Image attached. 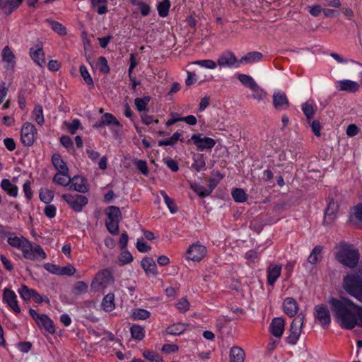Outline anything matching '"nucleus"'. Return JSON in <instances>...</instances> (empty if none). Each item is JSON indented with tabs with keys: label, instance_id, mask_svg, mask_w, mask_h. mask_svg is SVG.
I'll return each instance as SVG.
<instances>
[{
	"label": "nucleus",
	"instance_id": "f257e3e1",
	"mask_svg": "<svg viewBox=\"0 0 362 362\" xmlns=\"http://www.w3.org/2000/svg\"><path fill=\"white\" fill-rule=\"evenodd\" d=\"M330 302L340 325L345 329L354 328L358 322L357 313L359 307L345 298H332Z\"/></svg>",
	"mask_w": 362,
	"mask_h": 362
},
{
	"label": "nucleus",
	"instance_id": "f03ea898",
	"mask_svg": "<svg viewBox=\"0 0 362 362\" xmlns=\"http://www.w3.org/2000/svg\"><path fill=\"white\" fill-rule=\"evenodd\" d=\"M334 257L341 264L354 269L358 264L360 254L353 245L341 242L336 245Z\"/></svg>",
	"mask_w": 362,
	"mask_h": 362
},
{
	"label": "nucleus",
	"instance_id": "7ed1b4c3",
	"mask_svg": "<svg viewBox=\"0 0 362 362\" xmlns=\"http://www.w3.org/2000/svg\"><path fill=\"white\" fill-rule=\"evenodd\" d=\"M344 288L352 296L362 302V280L358 275L349 274L343 279Z\"/></svg>",
	"mask_w": 362,
	"mask_h": 362
},
{
	"label": "nucleus",
	"instance_id": "20e7f679",
	"mask_svg": "<svg viewBox=\"0 0 362 362\" xmlns=\"http://www.w3.org/2000/svg\"><path fill=\"white\" fill-rule=\"evenodd\" d=\"M107 219L105 225L108 231L113 235L119 233V223L122 218V213L117 206H111L107 207L105 211Z\"/></svg>",
	"mask_w": 362,
	"mask_h": 362
},
{
	"label": "nucleus",
	"instance_id": "39448f33",
	"mask_svg": "<svg viewBox=\"0 0 362 362\" xmlns=\"http://www.w3.org/2000/svg\"><path fill=\"white\" fill-rule=\"evenodd\" d=\"M114 282L112 272L107 269L98 272L91 283V288L95 291H103L108 285Z\"/></svg>",
	"mask_w": 362,
	"mask_h": 362
},
{
	"label": "nucleus",
	"instance_id": "423d86ee",
	"mask_svg": "<svg viewBox=\"0 0 362 362\" xmlns=\"http://www.w3.org/2000/svg\"><path fill=\"white\" fill-rule=\"evenodd\" d=\"M304 315H298L292 322L290 328V334L287 337L288 343L295 344L299 339L301 329L303 325Z\"/></svg>",
	"mask_w": 362,
	"mask_h": 362
},
{
	"label": "nucleus",
	"instance_id": "0eeeda50",
	"mask_svg": "<svg viewBox=\"0 0 362 362\" xmlns=\"http://www.w3.org/2000/svg\"><path fill=\"white\" fill-rule=\"evenodd\" d=\"M62 197L76 211H81L88 202L86 197L81 194H63Z\"/></svg>",
	"mask_w": 362,
	"mask_h": 362
},
{
	"label": "nucleus",
	"instance_id": "6e6552de",
	"mask_svg": "<svg viewBox=\"0 0 362 362\" xmlns=\"http://www.w3.org/2000/svg\"><path fill=\"white\" fill-rule=\"evenodd\" d=\"M35 134V127L30 122H25L22 127L21 134L23 144L25 146H31L34 143Z\"/></svg>",
	"mask_w": 362,
	"mask_h": 362
},
{
	"label": "nucleus",
	"instance_id": "1a4fd4ad",
	"mask_svg": "<svg viewBox=\"0 0 362 362\" xmlns=\"http://www.w3.org/2000/svg\"><path fill=\"white\" fill-rule=\"evenodd\" d=\"M206 253V247L197 244L192 245L187 251V258L193 261H200Z\"/></svg>",
	"mask_w": 362,
	"mask_h": 362
},
{
	"label": "nucleus",
	"instance_id": "9d476101",
	"mask_svg": "<svg viewBox=\"0 0 362 362\" xmlns=\"http://www.w3.org/2000/svg\"><path fill=\"white\" fill-rule=\"evenodd\" d=\"M16 293L9 288H5L3 292V300L16 313H20L21 308L18 306Z\"/></svg>",
	"mask_w": 362,
	"mask_h": 362
},
{
	"label": "nucleus",
	"instance_id": "9b49d317",
	"mask_svg": "<svg viewBox=\"0 0 362 362\" xmlns=\"http://www.w3.org/2000/svg\"><path fill=\"white\" fill-rule=\"evenodd\" d=\"M315 317L322 326H327L330 323L329 311L327 306L319 305L315 307Z\"/></svg>",
	"mask_w": 362,
	"mask_h": 362
},
{
	"label": "nucleus",
	"instance_id": "f8f14e48",
	"mask_svg": "<svg viewBox=\"0 0 362 362\" xmlns=\"http://www.w3.org/2000/svg\"><path fill=\"white\" fill-rule=\"evenodd\" d=\"M285 320L282 317L274 318L270 324V332L277 338H280L284 331Z\"/></svg>",
	"mask_w": 362,
	"mask_h": 362
},
{
	"label": "nucleus",
	"instance_id": "ddd939ff",
	"mask_svg": "<svg viewBox=\"0 0 362 362\" xmlns=\"http://www.w3.org/2000/svg\"><path fill=\"white\" fill-rule=\"evenodd\" d=\"M192 140L200 150L212 148L216 144L215 140L211 138H201L199 136L195 134L192 136Z\"/></svg>",
	"mask_w": 362,
	"mask_h": 362
},
{
	"label": "nucleus",
	"instance_id": "4468645a",
	"mask_svg": "<svg viewBox=\"0 0 362 362\" xmlns=\"http://www.w3.org/2000/svg\"><path fill=\"white\" fill-rule=\"evenodd\" d=\"M337 205L334 202H330L328 204L327 210L325 211V214L324 216L323 223L325 226L332 225L337 217Z\"/></svg>",
	"mask_w": 362,
	"mask_h": 362
},
{
	"label": "nucleus",
	"instance_id": "2eb2a0df",
	"mask_svg": "<svg viewBox=\"0 0 362 362\" xmlns=\"http://www.w3.org/2000/svg\"><path fill=\"white\" fill-rule=\"evenodd\" d=\"M23 0H0V9H2L6 16L10 15L22 3Z\"/></svg>",
	"mask_w": 362,
	"mask_h": 362
},
{
	"label": "nucleus",
	"instance_id": "dca6fc26",
	"mask_svg": "<svg viewBox=\"0 0 362 362\" xmlns=\"http://www.w3.org/2000/svg\"><path fill=\"white\" fill-rule=\"evenodd\" d=\"M71 185L70 186V189H74L75 191L84 193L88 191V186L86 185V180L80 176H74L71 178Z\"/></svg>",
	"mask_w": 362,
	"mask_h": 362
},
{
	"label": "nucleus",
	"instance_id": "f3484780",
	"mask_svg": "<svg viewBox=\"0 0 362 362\" xmlns=\"http://www.w3.org/2000/svg\"><path fill=\"white\" fill-rule=\"evenodd\" d=\"M36 322L40 327L44 328L49 333H55V327L53 324V322L50 318L48 317L47 315L41 314L40 317L37 318Z\"/></svg>",
	"mask_w": 362,
	"mask_h": 362
},
{
	"label": "nucleus",
	"instance_id": "a211bd4d",
	"mask_svg": "<svg viewBox=\"0 0 362 362\" xmlns=\"http://www.w3.org/2000/svg\"><path fill=\"white\" fill-rule=\"evenodd\" d=\"M273 104L277 110L287 108L289 106L286 94L282 93H275L273 95Z\"/></svg>",
	"mask_w": 362,
	"mask_h": 362
},
{
	"label": "nucleus",
	"instance_id": "6ab92c4d",
	"mask_svg": "<svg viewBox=\"0 0 362 362\" xmlns=\"http://www.w3.org/2000/svg\"><path fill=\"white\" fill-rule=\"evenodd\" d=\"M284 310L288 316L293 317L298 310L296 300L292 298H286L284 301Z\"/></svg>",
	"mask_w": 362,
	"mask_h": 362
},
{
	"label": "nucleus",
	"instance_id": "aec40b11",
	"mask_svg": "<svg viewBox=\"0 0 362 362\" xmlns=\"http://www.w3.org/2000/svg\"><path fill=\"white\" fill-rule=\"evenodd\" d=\"M281 271V266L275 264H271L268 268V284L273 285L276 280L279 277Z\"/></svg>",
	"mask_w": 362,
	"mask_h": 362
},
{
	"label": "nucleus",
	"instance_id": "412c9836",
	"mask_svg": "<svg viewBox=\"0 0 362 362\" xmlns=\"http://www.w3.org/2000/svg\"><path fill=\"white\" fill-rule=\"evenodd\" d=\"M114 124L115 126L119 127L121 126L119 122L117 119V118L110 113H105L101 118V120L99 123L95 124V126L97 127H101L104 125H110Z\"/></svg>",
	"mask_w": 362,
	"mask_h": 362
},
{
	"label": "nucleus",
	"instance_id": "4be33fe9",
	"mask_svg": "<svg viewBox=\"0 0 362 362\" xmlns=\"http://www.w3.org/2000/svg\"><path fill=\"white\" fill-rule=\"evenodd\" d=\"M245 352L239 346H233L230 351V362H244Z\"/></svg>",
	"mask_w": 362,
	"mask_h": 362
},
{
	"label": "nucleus",
	"instance_id": "5701e85b",
	"mask_svg": "<svg viewBox=\"0 0 362 362\" xmlns=\"http://www.w3.org/2000/svg\"><path fill=\"white\" fill-rule=\"evenodd\" d=\"M359 88V84L350 80L339 81V90L351 93L356 92Z\"/></svg>",
	"mask_w": 362,
	"mask_h": 362
},
{
	"label": "nucleus",
	"instance_id": "b1692460",
	"mask_svg": "<svg viewBox=\"0 0 362 362\" xmlns=\"http://www.w3.org/2000/svg\"><path fill=\"white\" fill-rule=\"evenodd\" d=\"M20 249L21 250L25 258L30 259H34L35 258L33 246L27 239L23 240V244Z\"/></svg>",
	"mask_w": 362,
	"mask_h": 362
},
{
	"label": "nucleus",
	"instance_id": "393cba45",
	"mask_svg": "<svg viewBox=\"0 0 362 362\" xmlns=\"http://www.w3.org/2000/svg\"><path fill=\"white\" fill-rule=\"evenodd\" d=\"M102 307L106 312H110L115 308V296L113 293H110L103 298Z\"/></svg>",
	"mask_w": 362,
	"mask_h": 362
},
{
	"label": "nucleus",
	"instance_id": "a878e982",
	"mask_svg": "<svg viewBox=\"0 0 362 362\" xmlns=\"http://www.w3.org/2000/svg\"><path fill=\"white\" fill-rule=\"evenodd\" d=\"M236 62L237 59L235 55L231 52H228L226 54L222 55L218 58V64L220 66H230L233 65Z\"/></svg>",
	"mask_w": 362,
	"mask_h": 362
},
{
	"label": "nucleus",
	"instance_id": "bb28decb",
	"mask_svg": "<svg viewBox=\"0 0 362 362\" xmlns=\"http://www.w3.org/2000/svg\"><path fill=\"white\" fill-rule=\"evenodd\" d=\"M53 181L62 186H68L71 183V178L67 174V172H59L53 178Z\"/></svg>",
	"mask_w": 362,
	"mask_h": 362
},
{
	"label": "nucleus",
	"instance_id": "cd10ccee",
	"mask_svg": "<svg viewBox=\"0 0 362 362\" xmlns=\"http://www.w3.org/2000/svg\"><path fill=\"white\" fill-rule=\"evenodd\" d=\"M30 55L33 60L40 66H42L45 64V59L44 57V52L42 46L37 47V49L30 50Z\"/></svg>",
	"mask_w": 362,
	"mask_h": 362
},
{
	"label": "nucleus",
	"instance_id": "c85d7f7f",
	"mask_svg": "<svg viewBox=\"0 0 362 362\" xmlns=\"http://www.w3.org/2000/svg\"><path fill=\"white\" fill-rule=\"evenodd\" d=\"M1 185L3 189L5 190L10 196H17L18 187L16 185H13L9 180H3Z\"/></svg>",
	"mask_w": 362,
	"mask_h": 362
},
{
	"label": "nucleus",
	"instance_id": "c756f323",
	"mask_svg": "<svg viewBox=\"0 0 362 362\" xmlns=\"http://www.w3.org/2000/svg\"><path fill=\"white\" fill-rule=\"evenodd\" d=\"M141 266L146 272L156 273V264L151 257H146L141 261Z\"/></svg>",
	"mask_w": 362,
	"mask_h": 362
},
{
	"label": "nucleus",
	"instance_id": "7c9ffc66",
	"mask_svg": "<svg viewBox=\"0 0 362 362\" xmlns=\"http://www.w3.org/2000/svg\"><path fill=\"white\" fill-rule=\"evenodd\" d=\"M238 79L243 84L247 86L252 90H256L259 88L257 84L250 76L246 74H240L238 76Z\"/></svg>",
	"mask_w": 362,
	"mask_h": 362
},
{
	"label": "nucleus",
	"instance_id": "2f4dec72",
	"mask_svg": "<svg viewBox=\"0 0 362 362\" xmlns=\"http://www.w3.org/2000/svg\"><path fill=\"white\" fill-rule=\"evenodd\" d=\"M187 329V325L177 323L167 327L166 332L169 334L176 335L182 334Z\"/></svg>",
	"mask_w": 362,
	"mask_h": 362
},
{
	"label": "nucleus",
	"instance_id": "473e14b6",
	"mask_svg": "<svg viewBox=\"0 0 362 362\" xmlns=\"http://www.w3.org/2000/svg\"><path fill=\"white\" fill-rule=\"evenodd\" d=\"M52 163L54 165L55 168L59 170V172H67L68 168L66 165L65 163L61 158L60 155L54 154L52 156Z\"/></svg>",
	"mask_w": 362,
	"mask_h": 362
},
{
	"label": "nucleus",
	"instance_id": "72a5a7b5",
	"mask_svg": "<svg viewBox=\"0 0 362 362\" xmlns=\"http://www.w3.org/2000/svg\"><path fill=\"white\" fill-rule=\"evenodd\" d=\"M151 315L149 311L144 309H134L132 313V317L136 320H145Z\"/></svg>",
	"mask_w": 362,
	"mask_h": 362
},
{
	"label": "nucleus",
	"instance_id": "f704fd0d",
	"mask_svg": "<svg viewBox=\"0 0 362 362\" xmlns=\"http://www.w3.org/2000/svg\"><path fill=\"white\" fill-rule=\"evenodd\" d=\"M2 59L3 61L11 64L12 66L14 64L15 56L11 48L8 46H6L2 50Z\"/></svg>",
	"mask_w": 362,
	"mask_h": 362
},
{
	"label": "nucleus",
	"instance_id": "c9c22d12",
	"mask_svg": "<svg viewBox=\"0 0 362 362\" xmlns=\"http://www.w3.org/2000/svg\"><path fill=\"white\" fill-rule=\"evenodd\" d=\"M233 199L236 202H245L247 199V195L243 189L236 188L232 192Z\"/></svg>",
	"mask_w": 362,
	"mask_h": 362
},
{
	"label": "nucleus",
	"instance_id": "e433bc0d",
	"mask_svg": "<svg viewBox=\"0 0 362 362\" xmlns=\"http://www.w3.org/2000/svg\"><path fill=\"white\" fill-rule=\"evenodd\" d=\"M40 198L42 202L45 204H48L52 201L54 198V192L53 191L47 188L41 189L40 192Z\"/></svg>",
	"mask_w": 362,
	"mask_h": 362
},
{
	"label": "nucleus",
	"instance_id": "4c0bfd02",
	"mask_svg": "<svg viewBox=\"0 0 362 362\" xmlns=\"http://www.w3.org/2000/svg\"><path fill=\"white\" fill-rule=\"evenodd\" d=\"M322 247L320 245L316 246L312 251L311 254L308 258V261L310 264H316L318 260L319 257L322 253Z\"/></svg>",
	"mask_w": 362,
	"mask_h": 362
},
{
	"label": "nucleus",
	"instance_id": "58836bf2",
	"mask_svg": "<svg viewBox=\"0 0 362 362\" xmlns=\"http://www.w3.org/2000/svg\"><path fill=\"white\" fill-rule=\"evenodd\" d=\"M131 334L134 339L141 340L144 337V328L140 325H134L131 327Z\"/></svg>",
	"mask_w": 362,
	"mask_h": 362
},
{
	"label": "nucleus",
	"instance_id": "ea45409f",
	"mask_svg": "<svg viewBox=\"0 0 362 362\" xmlns=\"http://www.w3.org/2000/svg\"><path fill=\"white\" fill-rule=\"evenodd\" d=\"M35 292V290L30 289L27 286L23 285L18 290V293L23 300H29Z\"/></svg>",
	"mask_w": 362,
	"mask_h": 362
},
{
	"label": "nucleus",
	"instance_id": "a19ab883",
	"mask_svg": "<svg viewBox=\"0 0 362 362\" xmlns=\"http://www.w3.org/2000/svg\"><path fill=\"white\" fill-rule=\"evenodd\" d=\"M170 4L169 0H163L158 5V11L160 16L165 17L168 14Z\"/></svg>",
	"mask_w": 362,
	"mask_h": 362
},
{
	"label": "nucleus",
	"instance_id": "79ce46f5",
	"mask_svg": "<svg viewBox=\"0 0 362 362\" xmlns=\"http://www.w3.org/2000/svg\"><path fill=\"white\" fill-rule=\"evenodd\" d=\"M51 25L52 29L57 32L60 35H66V28L61 23L54 21H47Z\"/></svg>",
	"mask_w": 362,
	"mask_h": 362
},
{
	"label": "nucleus",
	"instance_id": "37998d69",
	"mask_svg": "<svg viewBox=\"0 0 362 362\" xmlns=\"http://www.w3.org/2000/svg\"><path fill=\"white\" fill-rule=\"evenodd\" d=\"M33 113L36 122L38 124L42 125L45 122L42 107L40 105H36L34 108Z\"/></svg>",
	"mask_w": 362,
	"mask_h": 362
},
{
	"label": "nucleus",
	"instance_id": "c03bdc74",
	"mask_svg": "<svg viewBox=\"0 0 362 362\" xmlns=\"http://www.w3.org/2000/svg\"><path fill=\"white\" fill-rule=\"evenodd\" d=\"M135 105L139 111H144L146 109L147 104L150 101V97L145 96L142 98H137L135 99Z\"/></svg>",
	"mask_w": 362,
	"mask_h": 362
},
{
	"label": "nucleus",
	"instance_id": "a18cd8bd",
	"mask_svg": "<svg viewBox=\"0 0 362 362\" xmlns=\"http://www.w3.org/2000/svg\"><path fill=\"white\" fill-rule=\"evenodd\" d=\"M180 138V134L178 132L175 133L170 138L166 140H162L158 142L159 146H173Z\"/></svg>",
	"mask_w": 362,
	"mask_h": 362
},
{
	"label": "nucleus",
	"instance_id": "49530a36",
	"mask_svg": "<svg viewBox=\"0 0 362 362\" xmlns=\"http://www.w3.org/2000/svg\"><path fill=\"white\" fill-rule=\"evenodd\" d=\"M88 289V285L83 281H77L73 288L74 293L79 295L86 293Z\"/></svg>",
	"mask_w": 362,
	"mask_h": 362
},
{
	"label": "nucleus",
	"instance_id": "de8ad7c7",
	"mask_svg": "<svg viewBox=\"0 0 362 362\" xmlns=\"http://www.w3.org/2000/svg\"><path fill=\"white\" fill-rule=\"evenodd\" d=\"M25 239L26 238H23V236H21V237H18V236L9 237L8 238V243L13 247H17V248L20 249L23 244V240H25Z\"/></svg>",
	"mask_w": 362,
	"mask_h": 362
},
{
	"label": "nucleus",
	"instance_id": "09e8293b",
	"mask_svg": "<svg viewBox=\"0 0 362 362\" xmlns=\"http://www.w3.org/2000/svg\"><path fill=\"white\" fill-rule=\"evenodd\" d=\"M160 193L163 195L165 199V202L166 203L170 212L172 214L175 213L177 211V207L174 203V201L172 199H170L164 191H161Z\"/></svg>",
	"mask_w": 362,
	"mask_h": 362
},
{
	"label": "nucleus",
	"instance_id": "8fccbe9b",
	"mask_svg": "<svg viewBox=\"0 0 362 362\" xmlns=\"http://www.w3.org/2000/svg\"><path fill=\"white\" fill-rule=\"evenodd\" d=\"M143 356L145 358H146L152 362H159L160 361L159 355L153 351L145 350L143 352Z\"/></svg>",
	"mask_w": 362,
	"mask_h": 362
},
{
	"label": "nucleus",
	"instance_id": "3c124183",
	"mask_svg": "<svg viewBox=\"0 0 362 362\" xmlns=\"http://www.w3.org/2000/svg\"><path fill=\"white\" fill-rule=\"evenodd\" d=\"M64 125L67 127L69 132L71 134H74L76 130L80 127L81 122L78 119H75L72 121L71 123H68L67 122H64Z\"/></svg>",
	"mask_w": 362,
	"mask_h": 362
},
{
	"label": "nucleus",
	"instance_id": "603ef678",
	"mask_svg": "<svg viewBox=\"0 0 362 362\" xmlns=\"http://www.w3.org/2000/svg\"><path fill=\"white\" fill-rule=\"evenodd\" d=\"M303 110L307 117L308 122H310L311 118L314 114V109L311 104L305 103L303 105Z\"/></svg>",
	"mask_w": 362,
	"mask_h": 362
},
{
	"label": "nucleus",
	"instance_id": "864d4df0",
	"mask_svg": "<svg viewBox=\"0 0 362 362\" xmlns=\"http://www.w3.org/2000/svg\"><path fill=\"white\" fill-rule=\"evenodd\" d=\"M80 72L81 76L83 78L84 81L88 86H93V81L92 78L90 77L87 69L85 66H80Z\"/></svg>",
	"mask_w": 362,
	"mask_h": 362
},
{
	"label": "nucleus",
	"instance_id": "5fc2aeb1",
	"mask_svg": "<svg viewBox=\"0 0 362 362\" xmlns=\"http://www.w3.org/2000/svg\"><path fill=\"white\" fill-rule=\"evenodd\" d=\"M193 64H199L208 69H214L216 67V62L210 59L199 60L194 62Z\"/></svg>",
	"mask_w": 362,
	"mask_h": 362
},
{
	"label": "nucleus",
	"instance_id": "6e6d98bb",
	"mask_svg": "<svg viewBox=\"0 0 362 362\" xmlns=\"http://www.w3.org/2000/svg\"><path fill=\"white\" fill-rule=\"evenodd\" d=\"M132 259H133L132 255H131V253L129 252H128L127 250L122 252L119 257V260L122 264L130 263L132 261Z\"/></svg>",
	"mask_w": 362,
	"mask_h": 362
},
{
	"label": "nucleus",
	"instance_id": "4d7b16f0",
	"mask_svg": "<svg viewBox=\"0 0 362 362\" xmlns=\"http://www.w3.org/2000/svg\"><path fill=\"white\" fill-rule=\"evenodd\" d=\"M99 69L101 72L107 74L110 71V68L107 65V61L104 57H100L98 59Z\"/></svg>",
	"mask_w": 362,
	"mask_h": 362
},
{
	"label": "nucleus",
	"instance_id": "13d9d810",
	"mask_svg": "<svg viewBox=\"0 0 362 362\" xmlns=\"http://www.w3.org/2000/svg\"><path fill=\"white\" fill-rule=\"evenodd\" d=\"M177 308L181 312V313H185L187 311L189 308V303L188 300L185 298H182L178 301L177 303Z\"/></svg>",
	"mask_w": 362,
	"mask_h": 362
},
{
	"label": "nucleus",
	"instance_id": "bf43d9fd",
	"mask_svg": "<svg viewBox=\"0 0 362 362\" xmlns=\"http://www.w3.org/2000/svg\"><path fill=\"white\" fill-rule=\"evenodd\" d=\"M262 57V55L260 52H253L249 53L247 56L243 57L240 60V62L246 61H254L255 59H260Z\"/></svg>",
	"mask_w": 362,
	"mask_h": 362
},
{
	"label": "nucleus",
	"instance_id": "052dcab7",
	"mask_svg": "<svg viewBox=\"0 0 362 362\" xmlns=\"http://www.w3.org/2000/svg\"><path fill=\"white\" fill-rule=\"evenodd\" d=\"M76 269L71 264L60 267V275L72 276L75 274Z\"/></svg>",
	"mask_w": 362,
	"mask_h": 362
},
{
	"label": "nucleus",
	"instance_id": "680f3d73",
	"mask_svg": "<svg viewBox=\"0 0 362 362\" xmlns=\"http://www.w3.org/2000/svg\"><path fill=\"white\" fill-rule=\"evenodd\" d=\"M308 123L310 124L312 130H313V133L315 134V135L317 136H320L321 135V133H320L321 125H320V122L317 120H313V121L310 120V122H308Z\"/></svg>",
	"mask_w": 362,
	"mask_h": 362
},
{
	"label": "nucleus",
	"instance_id": "e2e57ef3",
	"mask_svg": "<svg viewBox=\"0 0 362 362\" xmlns=\"http://www.w3.org/2000/svg\"><path fill=\"white\" fill-rule=\"evenodd\" d=\"M135 163L136 165L137 168L144 174V175H148V168L147 166V164L146 161H144L142 160H136Z\"/></svg>",
	"mask_w": 362,
	"mask_h": 362
},
{
	"label": "nucleus",
	"instance_id": "0e129e2a",
	"mask_svg": "<svg viewBox=\"0 0 362 362\" xmlns=\"http://www.w3.org/2000/svg\"><path fill=\"white\" fill-rule=\"evenodd\" d=\"M354 210L356 218L358 221L362 222V203H359L355 206Z\"/></svg>",
	"mask_w": 362,
	"mask_h": 362
},
{
	"label": "nucleus",
	"instance_id": "69168bd1",
	"mask_svg": "<svg viewBox=\"0 0 362 362\" xmlns=\"http://www.w3.org/2000/svg\"><path fill=\"white\" fill-rule=\"evenodd\" d=\"M138 6L140 8L141 13L144 16H148L149 14L150 11H151V8H150L149 5H148L147 4H146L144 2H141V3H138Z\"/></svg>",
	"mask_w": 362,
	"mask_h": 362
},
{
	"label": "nucleus",
	"instance_id": "338daca9",
	"mask_svg": "<svg viewBox=\"0 0 362 362\" xmlns=\"http://www.w3.org/2000/svg\"><path fill=\"white\" fill-rule=\"evenodd\" d=\"M358 128L356 124H354L349 125L346 129V134L349 136H356V134H358Z\"/></svg>",
	"mask_w": 362,
	"mask_h": 362
},
{
	"label": "nucleus",
	"instance_id": "774afa93",
	"mask_svg": "<svg viewBox=\"0 0 362 362\" xmlns=\"http://www.w3.org/2000/svg\"><path fill=\"white\" fill-rule=\"evenodd\" d=\"M45 214L49 218H53L56 214V207L53 205H47L45 209Z\"/></svg>",
	"mask_w": 362,
	"mask_h": 362
}]
</instances>
